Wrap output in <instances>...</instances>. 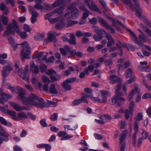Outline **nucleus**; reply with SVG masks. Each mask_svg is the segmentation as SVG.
Here are the masks:
<instances>
[{"mask_svg":"<svg viewBox=\"0 0 151 151\" xmlns=\"http://www.w3.org/2000/svg\"><path fill=\"white\" fill-rule=\"evenodd\" d=\"M109 80H111L110 83L113 84L116 83H118L117 86V89L115 91V96H114L111 99V100L109 101L111 105H113L116 106H119L122 104V103L120 100L125 101V98L120 97V96L123 95V93L120 92L119 90L121 88V83H120L121 78L117 76L113 75L109 76Z\"/></svg>","mask_w":151,"mask_h":151,"instance_id":"nucleus-1","label":"nucleus"},{"mask_svg":"<svg viewBox=\"0 0 151 151\" xmlns=\"http://www.w3.org/2000/svg\"><path fill=\"white\" fill-rule=\"evenodd\" d=\"M16 89L19 92L18 99L22 101L23 104L26 105L30 104L34 106L36 102V101L38 100L39 97L37 95L31 93L27 98L24 97L25 90L24 89L19 87H17Z\"/></svg>","mask_w":151,"mask_h":151,"instance_id":"nucleus-2","label":"nucleus"},{"mask_svg":"<svg viewBox=\"0 0 151 151\" xmlns=\"http://www.w3.org/2000/svg\"><path fill=\"white\" fill-rule=\"evenodd\" d=\"M7 30L5 31L4 33L3 36H8V38L9 42L11 45L14 44V42L12 37L9 36V33L12 35H14L15 32L19 33L20 32V30L19 28L17 22L14 20H13L12 24H9L6 27Z\"/></svg>","mask_w":151,"mask_h":151,"instance_id":"nucleus-3","label":"nucleus"},{"mask_svg":"<svg viewBox=\"0 0 151 151\" xmlns=\"http://www.w3.org/2000/svg\"><path fill=\"white\" fill-rule=\"evenodd\" d=\"M22 45V50L21 51V55L22 59L24 58L29 59L30 58L31 54L29 45L28 43L26 42L21 43L20 44H17L15 45V43L11 45L12 47L15 50L17 48L18 45Z\"/></svg>","mask_w":151,"mask_h":151,"instance_id":"nucleus-4","label":"nucleus"},{"mask_svg":"<svg viewBox=\"0 0 151 151\" xmlns=\"http://www.w3.org/2000/svg\"><path fill=\"white\" fill-rule=\"evenodd\" d=\"M45 73L48 75H50V78L53 81H58L60 79V76L59 75H56V72L53 69L48 70L46 71Z\"/></svg>","mask_w":151,"mask_h":151,"instance_id":"nucleus-5","label":"nucleus"},{"mask_svg":"<svg viewBox=\"0 0 151 151\" xmlns=\"http://www.w3.org/2000/svg\"><path fill=\"white\" fill-rule=\"evenodd\" d=\"M84 2L91 10H93L101 13L100 10L96 6L95 3L92 0H84Z\"/></svg>","mask_w":151,"mask_h":151,"instance_id":"nucleus-6","label":"nucleus"},{"mask_svg":"<svg viewBox=\"0 0 151 151\" xmlns=\"http://www.w3.org/2000/svg\"><path fill=\"white\" fill-rule=\"evenodd\" d=\"M98 19L99 22L103 26L109 30L112 33L114 34L115 33L114 29L111 25H109L107 22L102 17H99Z\"/></svg>","mask_w":151,"mask_h":151,"instance_id":"nucleus-7","label":"nucleus"},{"mask_svg":"<svg viewBox=\"0 0 151 151\" xmlns=\"http://www.w3.org/2000/svg\"><path fill=\"white\" fill-rule=\"evenodd\" d=\"M13 70V67L10 62L9 63V65L4 66L1 70V74L3 77H6L9 74L10 71Z\"/></svg>","mask_w":151,"mask_h":151,"instance_id":"nucleus-8","label":"nucleus"},{"mask_svg":"<svg viewBox=\"0 0 151 151\" xmlns=\"http://www.w3.org/2000/svg\"><path fill=\"white\" fill-rule=\"evenodd\" d=\"M9 134L4 130L3 127L0 124V137L4 141L8 142L9 139Z\"/></svg>","mask_w":151,"mask_h":151,"instance_id":"nucleus-9","label":"nucleus"},{"mask_svg":"<svg viewBox=\"0 0 151 151\" xmlns=\"http://www.w3.org/2000/svg\"><path fill=\"white\" fill-rule=\"evenodd\" d=\"M38 102H36L34 106L39 108H41L43 107H48L49 106L46 102L42 98H38L37 100Z\"/></svg>","mask_w":151,"mask_h":151,"instance_id":"nucleus-10","label":"nucleus"},{"mask_svg":"<svg viewBox=\"0 0 151 151\" xmlns=\"http://www.w3.org/2000/svg\"><path fill=\"white\" fill-rule=\"evenodd\" d=\"M57 135L59 137H63L60 138L61 140L68 139L72 138L73 137L72 135H68L67 133L64 131L58 132Z\"/></svg>","mask_w":151,"mask_h":151,"instance_id":"nucleus-11","label":"nucleus"},{"mask_svg":"<svg viewBox=\"0 0 151 151\" xmlns=\"http://www.w3.org/2000/svg\"><path fill=\"white\" fill-rule=\"evenodd\" d=\"M126 29L129 33L130 35L134 38V41L139 46H142L144 45L141 42L139 41L136 35L130 29L127 28Z\"/></svg>","mask_w":151,"mask_h":151,"instance_id":"nucleus-12","label":"nucleus"},{"mask_svg":"<svg viewBox=\"0 0 151 151\" xmlns=\"http://www.w3.org/2000/svg\"><path fill=\"white\" fill-rule=\"evenodd\" d=\"M55 37L54 34L52 33L51 32H49L48 35V36L47 39L44 40L43 42V44L44 45H46L48 43L53 42L55 40Z\"/></svg>","mask_w":151,"mask_h":151,"instance_id":"nucleus-13","label":"nucleus"},{"mask_svg":"<svg viewBox=\"0 0 151 151\" xmlns=\"http://www.w3.org/2000/svg\"><path fill=\"white\" fill-rule=\"evenodd\" d=\"M134 3V9L136 16L142 13V10L140 7V3L138 0H132Z\"/></svg>","mask_w":151,"mask_h":151,"instance_id":"nucleus-14","label":"nucleus"},{"mask_svg":"<svg viewBox=\"0 0 151 151\" xmlns=\"http://www.w3.org/2000/svg\"><path fill=\"white\" fill-rule=\"evenodd\" d=\"M135 133L132 136V140L133 142L134 146H135L137 142V137L136 135L139 131V126L138 123L136 122L134 123V125Z\"/></svg>","mask_w":151,"mask_h":151,"instance_id":"nucleus-15","label":"nucleus"},{"mask_svg":"<svg viewBox=\"0 0 151 151\" xmlns=\"http://www.w3.org/2000/svg\"><path fill=\"white\" fill-rule=\"evenodd\" d=\"M22 71V69H19L18 70V74L23 80L28 81L29 80V77L27 73Z\"/></svg>","mask_w":151,"mask_h":151,"instance_id":"nucleus-16","label":"nucleus"},{"mask_svg":"<svg viewBox=\"0 0 151 151\" xmlns=\"http://www.w3.org/2000/svg\"><path fill=\"white\" fill-rule=\"evenodd\" d=\"M10 105L12 106L14 109L17 111H21L23 110H27V109L26 107L24 106H22L20 107L16 103L13 102H11L10 103Z\"/></svg>","mask_w":151,"mask_h":151,"instance_id":"nucleus-17","label":"nucleus"},{"mask_svg":"<svg viewBox=\"0 0 151 151\" xmlns=\"http://www.w3.org/2000/svg\"><path fill=\"white\" fill-rule=\"evenodd\" d=\"M140 19L143 21V22L145 23L148 26L151 28V23L150 21L148 20L147 18L144 16L142 15V13L139 14L136 16Z\"/></svg>","mask_w":151,"mask_h":151,"instance_id":"nucleus-18","label":"nucleus"},{"mask_svg":"<svg viewBox=\"0 0 151 151\" xmlns=\"http://www.w3.org/2000/svg\"><path fill=\"white\" fill-rule=\"evenodd\" d=\"M107 17L108 18V19H111L112 20V25H116V23H117L119 25H121L125 29H127V27L125 25L123 24L121 22L119 21L118 20L115 19H113L112 18L109 17L107 16Z\"/></svg>","mask_w":151,"mask_h":151,"instance_id":"nucleus-19","label":"nucleus"},{"mask_svg":"<svg viewBox=\"0 0 151 151\" xmlns=\"http://www.w3.org/2000/svg\"><path fill=\"white\" fill-rule=\"evenodd\" d=\"M49 91L50 93L52 94H56L58 93V91L56 88L55 84H52L50 85Z\"/></svg>","mask_w":151,"mask_h":151,"instance_id":"nucleus-20","label":"nucleus"},{"mask_svg":"<svg viewBox=\"0 0 151 151\" xmlns=\"http://www.w3.org/2000/svg\"><path fill=\"white\" fill-rule=\"evenodd\" d=\"M79 12L77 9H74L71 12V17L73 19H76L79 16Z\"/></svg>","mask_w":151,"mask_h":151,"instance_id":"nucleus-21","label":"nucleus"},{"mask_svg":"<svg viewBox=\"0 0 151 151\" xmlns=\"http://www.w3.org/2000/svg\"><path fill=\"white\" fill-rule=\"evenodd\" d=\"M127 130H125L119 135V136L120 137V138L119 139L120 141V144L122 143L123 142L124 140L125 139L127 135Z\"/></svg>","mask_w":151,"mask_h":151,"instance_id":"nucleus-22","label":"nucleus"},{"mask_svg":"<svg viewBox=\"0 0 151 151\" xmlns=\"http://www.w3.org/2000/svg\"><path fill=\"white\" fill-rule=\"evenodd\" d=\"M0 9L2 11L3 13L6 15L8 13V8L3 3H1L0 5Z\"/></svg>","mask_w":151,"mask_h":151,"instance_id":"nucleus-23","label":"nucleus"},{"mask_svg":"<svg viewBox=\"0 0 151 151\" xmlns=\"http://www.w3.org/2000/svg\"><path fill=\"white\" fill-rule=\"evenodd\" d=\"M69 83L65 80L64 81L62 84V87L65 90L70 91L72 89L70 85L69 84Z\"/></svg>","mask_w":151,"mask_h":151,"instance_id":"nucleus-24","label":"nucleus"},{"mask_svg":"<svg viewBox=\"0 0 151 151\" xmlns=\"http://www.w3.org/2000/svg\"><path fill=\"white\" fill-rule=\"evenodd\" d=\"M0 122L2 124L8 127H10L12 126V124L10 122L7 121L2 117H0Z\"/></svg>","mask_w":151,"mask_h":151,"instance_id":"nucleus-25","label":"nucleus"},{"mask_svg":"<svg viewBox=\"0 0 151 151\" xmlns=\"http://www.w3.org/2000/svg\"><path fill=\"white\" fill-rule=\"evenodd\" d=\"M93 30L96 33L99 34H106V32L102 29H99L98 27L95 26L93 27Z\"/></svg>","mask_w":151,"mask_h":151,"instance_id":"nucleus-26","label":"nucleus"},{"mask_svg":"<svg viewBox=\"0 0 151 151\" xmlns=\"http://www.w3.org/2000/svg\"><path fill=\"white\" fill-rule=\"evenodd\" d=\"M140 25L144 31H145L147 35L151 36V30H150L145 25L143 24H141Z\"/></svg>","mask_w":151,"mask_h":151,"instance_id":"nucleus-27","label":"nucleus"},{"mask_svg":"<svg viewBox=\"0 0 151 151\" xmlns=\"http://www.w3.org/2000/svg\"><path fill=\"white\" fill-rule=\"evenodd\" d=\"M138 37L140 40H139V41L141 42L142 43L143 42H145L149 40L148 37L145 36L144 34L139 35L138 36Z\"/></svg>","mask_w":151,"mask_h":151,"instance_id":"nucleus-28","label":"nucleus"},{"mask_svg":"<svg viewBox=\"0 0 151 151\" xmlns=\"http://www.w3.org/2000/svg\"><path fill=\"white\" fill-rule=\"evenodd\" d=\"M141 66H139L138 68L139 70L141 71H143L145 69V68L147 64V61H143L140 62Z\"/></svg>","mask_w":151,"mask_h":151,"instance_id":"nucleus-29","label":"nucleus"},{"mask_svg":"<svg viewBox=\"0 0 151 151\" xmlns=\"http://www.w3.org/2000/svg\"><path fill=\"white\" fill-rule=\"evenodd\" d=\"M7 112L10 116L12 117L13 119L15 121L18 120V118L16 117V113L15 112L12 111H8Z\"/></svg>","mask_w":151,"mask_h":151,"instance_id":"nucleus-30","label":"nucleus"},{"mask_svg":"<svg viewBox=\"0 0 151 151\" xmlns=\"http://www.w3.org/2000/svg\"><path fill=\"white\" fill-rule=\"evenodd\" d=\"M122 1L126 5H129L130 7L131 8V10L133 11H134L133 4L131 0H122Z\"/></svg>","mask_w":151,"mask_h":151,"instance_id":"nucleus-31","label":"nucleus"},{"mask_svg":"<svg viewBox=\"0 0 151 151\" xmlns=\"http://www.w3.org/2000/svg\"><path fill=\"white\" fill-rule=\"evenodd\" d=\"M103 34H95L93 36V39L96 41H100L103 38Z\"/></svg>","mask_w":151,"mask_h":151,"instance_id":"nucleus-32","label":"nucleus"},{"mask_svg":"<svg viewBox=\"0 0 151 151\" xmlns=\"http://www.w3.org/2000/svg\"><path fill=\"white\" fill-rule=\"evenodd\" d=\"M44 34L41 33L39 34H36L34 36L35 39L37 40H42L44 37Z\"/></svg>","mask_w":151,"mask_h":151,"instance_id":"nucleus-33","label":"nucleus"},{"mask_svg":"<svg viewBox=\"0 0 151 151\" xmlns=\"http://www.w3.org/2000/svg\"><path fill=\"white\" fill-rule=\"evenodd\" d=\"M65 25V23L64 22L62 21L56 24L55 27L58 29H60L63 28Z\"/></svg>","mask_w":151,"mask_h":151,"instance_id":"nucleus-34","label":"nucleus"},{"mask_svg":"<svg viewBox=\"0 0 151 151\" xmlns=\"http://www.w3.org/2000/svg\"><path fill=\"white\" fill-rule=\"evenodd\" d=\"M130 63L129 61H127L124 63V65L122 64H119L117 65V67H118V69L119 70L121 68H127L129 67V65Z\"/></svg>","mask_w":151,"mask_h":151,"instance_id":"nucleus-35","label":"nucleus"},{"mask_svg":"<svg viewBox=\"0 0 151 151\" xmlns=\"http://www.w3.org/2000/svg\"><path fill=\"white\" fill-rule=\"evenodd\" d=\"M63 11L64 8L62 6L54 10L53 11V13L54 14L58 13L60 14L62 13Z\"/></svg>","mask_w":151,"mask_h":151,"instance_id":"nucleus-36","label":"nucleus"},{"mask_svg":"<svg viewBox=\"0 0 151 151\" xmlns=\"http://www.w3.org/2000/svg\"><path fill=\"white\" fill-rule=\"evenodd\" d=\"M134 105V103L132 101L130 102V104L129 106V109L130 112V114H132L133 111V108Z\"/></svg>","mask_w":151,"mask_h":151,"instance_id":"nucleus-37","label":"nucleus"},{"mask_svg":"<svg viewBox=\"0 0 151 151\" xmlns=\"http://www.w3.org/2000/svg\"><path fill=\"white\" fill-rule=\"evenodd\" d=\"M1 21L3 24L5 25H6L8 23V18L7 17L4 15L1 17Z\"/></svg>","mask_w":151,"mask_h":151,"instance_id":"nucleus-38","label":"nucleus"},{"mask_svg":"<svg viewBox=\"0 0 151 151\" xmlns=\"http://www.w3.org/2000/svg\"><path fill=\"white\" fill-rule=\"evenodd\" d=\"M137 89L135 88L130 93H129L128 96V98L129 99V101H130V100L132 98L134 94V92L137 91Z\"/></svg>","mask_w":151,"mask_h":151,"instance_id":"nucleus-39","label":"nucleus"},{"mask_svg":"<svg viewBox=\"0 0 151 151\" xmlns=\"http://www.w3.org/2000/svg\"><path fill=\"white\" fill-rule=\"evenodd\" d=\"M132 74V69L130 68H128L126 71V76L127 78H130Z\"/></svg>","mask_w":151,"mask_h":151,"instance_id":"nucleus-40","label":"nucleus"},{"mask_svg":"<svg viewBox=\"0 0 151 151\" xmlns=\"http://www.w3.org/2000/svg\"><path fill=\"white\" fill-rule=\"evenodd\" d=\"M63 2V0H58L55 1L53 4L52 6L54 7H56L62 4Z\"/></svg>","mask_w":151,"mask_h":151,"instance_id":"nucleus-41","label":"nucleus"},{"mask_svg":"<svg viewBox=\"0 0 151 151\" xmlns=\"http://www.w3.org/2000/svg\"><path fill=\"white\" fill-rule=\"evenodd\" d=\"M100 92L101 94V96L104 97H107L110 94L109 91L106 90H102L100 91Z\"/></svg>","mask_w":151,"mask_h":151,"instance_id":"nucleus-42","label":"nucleus"},{"mask_svg":"<svg viewBox=\"0 0 151 151\" xmlns=\"http://www.w3.org/2000/svg\"><path fill=\"white\" fill-rule=\"evenodd\" d=\"M82 102V101L80 99H76L73 100L72 103V106H76L81 104Z\"/></svg>","mask_w":151,"mask_h":151,"instance_id":"nucleus-43","label":"nucleus"},{"mask_svg":"<svg viewBox=\"0 0 151 151\" xmlns=\"http://www.w3.org/2000/svg\"><path fill=\"white\" fill-rule=\"evenodd\" d=\"M143 119L142 118V115L141 113H139L137 114V115L136 116L135 118V122L137 123L136 122L138 121H140L142 120Z\"/></svg>","mask_w":151,"mask_h":151,"instance_id":"nucleus-44","label":"nucleus"},{"mask_svg":"<svg viewBox=\"0 0 151 151\" xmlns=\"http://www.w3.org/2000/svg\"><path fill=\"white\" fill-rule=\"evenodd\" d=\"M58 114L57 113H54L53 114L51 115L50 119L52 121H55L57 119Z\"/></svg>","mask_w":151,"mask_h":151,"instance_id":"nucleus-45","label":"nucleus"},{"mask_svg":"<svg viewBox=\"0 0 151 151\" xmlns=\"http://www.w3.org/2000/svg\"><path fill=\"white\" fill-rule=\"evenodd\" d=\"M136 79V77L134 76H132L130 78L126 81V83L127 84H130L134 81Z\"/></svg>","mask_w":151,"mask_h":151,"instance_id":"nucleus-46","label":"nucleus"},{"mask_svg":"<svg viewBox=\"0 0 151 151\" xmlns=\"http://www.w3.org/2000/svg\"><path fill=\"white\" fill-rule=\"evenodd\" d=\"M18 116L19 118H23L25 119L28 118V116L27 114L23 112L18 113Z\"/></svg>","mask_w":151,"mask_h":151,"instance_id":"nucleus-47","label":"nucleus"},{"mask_svg":"<svg viewBox=\"0 0 151 151\" xmlns=\"http://www.w3.org/2000/svg\"><path fill=\"white\" fill-rule=\"evenodd\" d=\"M142 131V132L141 133L142 136L141 138L143 139H146L148 137V133L147 132L145 131L144 130H143Z\"/></svg>","mask_w":151,"mask_h":151,"instance_id":"nucleus-48","label":"nucleus"},{"mask_svg":"<svg viewBox=\"0 0 151 151\" xmlns=\"http://www.w3.org/2000/svg\"><path fill=\"white\" fill-rule=\"evenodd\" d=\"M102 5V6L103 8L106 12H109V9L106 6V4L104 1H103V2H102L100 3Z\"/></svg>","mask_w":151,"mask_h":151,"instance_id":"nucleus-49","label":"nucleus"},{"mask_svg":"<svg viewBox=\"0 0 151 151\" xmlns=\"http://www.w3.org/2000/svg\"><path fill=\"white\" fill-rule=\"evenodd\" d=\"M40 124L43 127H46L47 126V124L46 122V120L45 119H42L40 120Z\"/></svg>","mask_w":151,"mask_h":151,"instance_id":"nucleus-50","label":"nucleus"},{"mask_svg":"<svg viewBox=\"0 0 151 151\" xmlns=\"http://www.w3.org/2000/svg\"><path fill=\"white\" fill-rule=\"evenodd\" d=\"M76 4L74 3H72V4L68 5V9L71 11L73 10L74 9H76L75 7L76 6Z\"/></svg>","mask_w":151,"mask_h":151,"instance_id":"nucleus-51","label":"nucleus"},{"mask_svg":"<svg viewBox=\"0 0 151 151\" xmlns=\"http://www.w3.org/2000/svg\"><path fill=\"white\" fill-rule=\"evenodd\" d=\"M91 100L94 101V102H96L98 103H101V99L99 97H91Z\"/></svg>","mask_w":151,"mask_h":151,"instance_id":"nucleus-52","label":"nucleus"},{"mask_svg":"<svg viewBox=\"0 0 151 151\" xmlns=\"http://www.w3.org/2000/svg\"><path fill=\"white\" fill-rule=\"evenodd\" d=\"M76 77L71 78H69L66 81L69 83H74L76 80Z\"/></svg>","mask_w":151,"mask_h":151,"instance_id":"nucleus-53","label":"nucleus"},{"mask_svg":"<svg viewBox=\"0 0 151 151\" xmlns=\"http://www.w3.org/2000/svg\"><path fill=\"white\" fill-rule=\"evenodd\" d=\"M24 30L27 32H29L31 30V29H30L29 26L26 24H24Z\"/></svg>","mask_w":151,"mask_h":151,"instance_id":"nucleus-54","label":"nucleus"},{"mask_svg":"<svg viewBox=\"0 0 151 151\" xmlns=\"http://www.w3.org/2000/svg\"><path fill=\"white\" fill-rule=\"evenodd\" d=\"M113 62L112 59H108L105 61V64L106 65H109L112 64Z\"/></svg>","mask_w":151,"mask_h":151,"instance_id":"nucleus-55","label":"nucleus"},{"mask_svg":"<svg viewBox=\"0 0 151 151\" xmlns=\"http://www.w3.org/2000/svg\"><path fill=\"white\" fill-rule=\"evenodd\" d=\"M79 8L80 9L83 11L87 12H89V11L87 9L83 4L80 5L79 6Z\"/></svg>","mask_w":151,"mask_h":151,"instance_id":"nucleus-56","label":"nucleus"},{"mask_svg":"<svg viewBox=\"0 0 151 151\" xmlns=\"http://www.w3.org/2000/svg\"><path fill=\"white\" fill-rule=\"evenodd\" d=\"M47 66L44 64L42 65L40 67V69L42 72H44L47 69Z\"/></svg>","mask_w":151,"mask_h":151,"instance_id":"nucleus-57","label":"nucleus"},{"mask_svg":"<svg viewBox=\"0 0 151 151\" xmlns=\"http://www.w3.org/2000/svg\"><path fill=\"white\" fill-rule=\"evenodd\" d=\"M21 38L24 39L26 38L27 37V34L25 32H23L20 33L19 32Z\"/></svg>","mask_w":151,"mask_h":151,"instance_id":"nucleus-58","label":"nucleus"},{"mask_svg":"<svg viewBox=\"0 0 151 151\" xmlns=\"http://www.w3.org/2000/svg\"><path fill=\"white\" fill-rule=\"evenodd\" d=\"M59 20V18L56 17L54 19H49V22L51 23H54L58 22Z\"/></svg>","mask_w":151,"mask_h":151,"instance_id":"nucleus-59","label":"nucleus"},{"mask_svg":"<svg viewBox=\"0 0 151 151\" xmlns=\"http://www.w3.org/2000/svg\"><path fill=\"white\" fill-rule=\"evenodd\" d=\"M89 14H91V13L90 11L89 12H85L83 14L82 18L83 19H86L88 16Z\"/></svg>","mask_w":151,"mask_h":151,"instance_id":"nucleus-60","label":"nucleus"},{"mask_svg":"<svg viewBox=\"0 0 151 151\" xmlns=\"http://www.w3.org/2000/svg\"><path fill=\"white\" fill-rule=\"evenodd\" d=\"M41 4H35L34 8L38 10L42 9L43 8V7L41 5Z\"/></svg>","mask_w":151,"mask_h":151,"instance_id":"nucleus-61","label":"nucleus"},{"mask_svg":"<svg viewBox=\"0 0 151 151\" xmlns=\"http://www.w3.org/2000/svg\"><path fill=\"white\" fill-rule=\"evenodd\" d=\"M84 91L92 95L93 90L91 88H85L84 89Z\"/></svg>","mask_w":151,"mask_h":151,"instance_id":"nucleus-62","label":"nucleus"},{"mask_svg":"<svg viewBox=\"0 0 151 151\" xmlns=\"http://www.w3.org/2000/svg\"><path fill=\"white\" fill-rule=\"evenodd\" d=\"M42 79L43 82H47L48 83H50V81L49 78L46 76H43L42 77Z\"/></svg>","mask_w":151,"mask_h":151,"instance_id":"nucleus-63","label":"nucleus"},{"mask_svg":"<svg viewBox=\"0 0 151 151\" xmlns=\"http://www.w3.org/2000/svg\"><path fill=\"white\" fill-rule=\"evenodd\" d=\"M127 48L129 50H130L132 51H134L135 50V48L132 45L130 44L127 45Z\"/></svg>","mask_w":151,"mask_h":151,"instance_id":"nucleus-64","label":"nucleus"}]
</instances>
